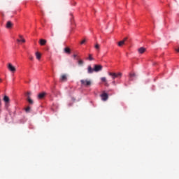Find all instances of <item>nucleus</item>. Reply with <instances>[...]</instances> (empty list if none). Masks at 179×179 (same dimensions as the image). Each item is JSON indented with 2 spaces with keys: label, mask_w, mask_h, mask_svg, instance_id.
I'll return each mask as SVG.
<instances>
[{
  "label": "nucleus",
  "mask_w": 179,
  "mask_h": 179,
  "mask_svg": "<svg viewBox=\"0 0 179 179\" xmlns=\"http://www.w3.org/2000/svg\"><path fill=\"white\" fill-rule=\"evenodd\" d=\"M46 92H40L38 95V99L39 100H42L44 99V97L46 96Z\"/></svg>",
  "instance_id": "39448f33"
},
{
  "label": "nucleus",
  "mask_w": 179,
  "mask_h": 179,
  "mask_svg": "<svg viewBox=\"0 0 179 179\" xmlns=\"http://www.w3.org/2000/svg\"><path fill=\"white\" fill-rule=\"evenodd\" d=\"M88 59H89L90 61H93V60L94 59L92 57V54H90V55H89Z\"/></svg>",
  "instance_id": "4be33fe9"
},
{
  "label": "nucleus",
  "mask_w": 179,
  "mask_h": 179,
  "mask_svg": "<svg viewBox=\"0 0 179 179\" xmlns=\"http://www.w3.org/2000/svg\"><path fill=\"white\" fill-rule=\"evenodd\" d=\"M83 64H84V61H83V59H79V60H78V64H79L80 66H83Z\"/></svg>",
  "instance_id": "aec40b11"
},
{
  "label": "nucleus",
  "mask_w": 179,
  "mask_h": 179,
  "mask_svg": "<svg viewBox=\"0 0 179 179\" xmlns=\"http://www.w3.org/2000/svg\"><path fill=\"white\" fill-rule=\"evenodd\" d=\"M175 51H176L177 52H178V53H179V48H178L175 49Z\"/></svg>",
  "instance_id": "cd10ccee"
},
{
  "label": "nucleus",
  "mask_w": 179,
  "mask_h": 179,
  "mask_svg": "<svg viewBox=\"0 0 179 179\" xmlns=\"http://www.w3.org/2000/svg\"><path fill=\"white\" fill-rule=\"evenodd\" d=\"M19 37H20V39H17V41L18 43H24L26 42V40L23 38L22 35L20 34Z\"/></svg>",
  "instance_id": "0eeeda50"
},
{
  "label": "nucleus",
  "mask_w": 179,
  "mask_h": 179,
  "mask_svg": "<svg viewBox=\"0 0 179 179\" xmlns=\"http://www.w3.org/2000/svg\"><path fill=\"white\" fill-rule=\"evenodd\" d=\"M128 39V38L127 37H125L124 38V40H122V41H120L119 43H118V45L120 46V47H122L123 45H124V43H125V42H126V41Z\"/></svg>",
  "instance_id": "1a4fd4ad"
},
{
  "label": "nucleus",
  "mask_w": 179,
  "mask_h": 179,
  "mask_svg": "<svg viewBox=\"0 0 179 179\" xmlns=\"http://www.w3.org/2000/svg\"><path fill=\"white\" fill-rule=\"evenodd\" d=\"M101 80L104 83V85L106 86V87H108L109 86V84L106 78V77H102L101 78Z\"/></svg>",
  "instance_id": "9d476101"
},
{
  "label": "nucleus",
  "mask_w": 179,
  "mask_h": 179,
  "mask_svg": "<svg viewBox=\"0 0 179 179\" xmlns=\"http://www.w3.org/2000/svg\"><path fill=\"white\" fill-rule=\"evenodd\" d=\"M138 53L143 54L146 51V48L144 47H140V48H138Z\"/></svg>",
  "instance_id": "9b49d317"
},
{
  "label": "nucleus",
  "mask_w": 179,
  "mask_h": 179,
  "mask_svg": "<svg viewBox=\"0 0 179 179\" xmlns=\"http://www.w3.org/2000/svg\"><path fill=\"white\" fill-rule=\"evenodd\" d=\"M117 78L122 77V74L121 72L116 73Z\"/></svg>",
  "instance_id": "b1692460"
},
{
  "label": "nucleus",
  "mask_w": 179,
  "mask_h": 179,
  "mask_svg": "<svg viewBox=\"0 0 179 179\" xmlns=\"http://www.w3.org/2000/svg\"><path fill=\"white\" fill-rule=\"evenodd\" d=\"M61 81H62V82H64V81H66V80H67V76H66V74H62V76H61Z\"/></svg>",
  "instance_id": "f8f14e48"
},
{
  "label": "nucleus",
  "mask_w": 179,
  "mask_h": 179,
  "mask_svg": "<svg viewBox=\"0 0 179 179\" xmlns=\"http://www.w3.org/2000/svg\"><path fill=\"white\" fill-rule=\"evenodd\" d=\"M47 43V41L45 39L43 38H41L39 43L41 44V45H45Z\"/></svg>",
  "instance_id": "ddd939ff"
},
{
  "label": "nucleus",
  "mask_w": 179,
  "mask_h": 179,
  "mask_svg": "<svg viewBox=\"0 0 179 179\" xmlns=\"http://www.w3.org/2000/svg\"><path fill=\"white\" fill-rule=\"evenodd\" d=\"M36 59H37L38 60H40V59H41V54L39 52H36Z\"/></svg>",
  "instance_id": "a211bd4d"
},
{
  "label": "nucleus",
  "mask_w": 179,
  "mask_h": 179,
  "mask_svg": "<svg viewBox=\"0 0 179 179\" xmlns=\"http://www.w3.org/2000/svg\"><path fill=\"white\" fill-rule=\"evenodd\" d=\"M94 70L95 72H99L103 70V66L101 64H94Z\"/></svg>",
  "instance_id": "f03ea898"
},
{
  "label": "nucleus",
  "mask_w": 179,
  "mask_h": 179,
  "mask_svg": "<svg viewBox=\"0 0 179 179\" xmlns=\"http://www.w3.org/2000/svg\"><path fill=\"white\" fill-rule=\"evenodd\" d=\"M109 76H111L113 80L117 78V75H116V73L110 72Z\"/></svg>",
  "instance_id": "dca6fc26"
},
{
  "label": "nucleus",
  "mask_w": 179,
  "mask_h": 179,
  "mask_svg": "<svg viewBox=\"0 0 179 179\" xmlns=\"http://www.w3.org/2000/svg\"><path fill=\"white\" fill-rule=\"evenodd\" d=\"M8 69L10 72L12 73H14L16 72V68L15 66H13L11 63L8 64Z\"/></svg>",
  "instance_id": "f257e3e1"
},
{
  "label": "nucleus",
  "mask_w": 179,
  "mask_h": 179,
  "mask_svg": "<svg viewBox=\"0 0 179 179\" xmlns=\"http://www.w3.org/2000/svg\"><path fill=\"white\" fill-rule=\"evenodd\" d=\"M3 101L5 102L6 108H8L9 106L10 99L7 95L3 96Z\"/></svg>",
  "instance_id": "20e7f679"
},
{
  "label": "nucleus",
  "mask_w": 179,
  "mask_h": 179,
  "mask_svg": "<svg viewBox=\"0 0 179 179\" xmlns=\"http://www.w3.org/2000/svg\"><path fill=\"white\" fill-rule=\"evenodd\" d=\"M85 42H86V39L85 38V39H83V40L81 41V44L83 45V44H84Z\"/></svg>",
  "instance_id": "a878e982"
},
{
  "label": "nucleus",
  "mask_w": 179,
  "mask_h": 179,
  "mask_svg": "<svg viewBox=\"0 0 179 179\" xmlns=\"http://www.w3.org/2000/svg\"><path fill=\"white\" fill-rule=\"evenodd\" d=\"M64 52H65L66 54L70 55L71 52V50L70 48L66 47V48H64Z\"/></svg>",
  "instance_id": "4468645a"
},
{
  "label": "nucleus",
  "mask_w": 179,
  "mask_h": 179,
  "mask_svg": "<svg viewBox=\"0 0 179 179\" xmlns=\"http://www.w3.org/2000/svg\"><path fill=\"white\" fill-rule=\"evenodd\" d=\"M136 78V73H129V80L132 81L134 80V78Z\"/></svg>",
  "instance_id": "6e6552de"
},
{
  "label": "nucleus",
  "mask_w": 179,
  "mask_h": 179,
  "mask_svg": "<svg viewBox=\"0 0 179 179\" xmlns=\"http://www.w3.org/2000/svg\"><path fill=\"white\" fill-rule=\"evenodd\" d=\"M77 57H78V55H77L76 54H74V55H73L74 59H76Z\"/></svg>",
  "instance_id": "c85d7f7f"
},
{
  "label": "nucleus",
  "mask_w": 179,
  "mask_h": 179,
  "mask_svg": "<svg viewBox=\"0 0 179 179\" xmlns=\"http://www.w3.org/2000/svg\"><path fill=\"white\" fill-rule=\"evenodd\" d=\"M87 70H88V73L91 74L94 71V68L92 69V66L90 65H89Z\"/></svg>",
  "instance_id": "2eb2a0df"
},
{
  "label": "nucleus",
  "mask_w": 179,
  "mask_h": 179,
  "mask_svg": "<svg viewBox=\"0 0 179 179\" xmlns=\"http://www.w3.org/2000/svg\"><path fill=\"white\" fill-rule=\"evenodd\" d=\"M1 106H2V103H1V99L0 98V108L1 107Z\"/></svg>",
  "instance_id": "c756f323"
},
{
  "label": "nucleus",
  "mask_w": 179,
  "mask_h": 179,
  "mask_svg": "<svg viewBox=\"0 0 179 179\" xmlns=\"http://www.w3.org/2000/svg\"><path fill=\"white\" fill-rule=\"evenodd\" d=\"M30 110H31L30 106H27V108H26V109H25L27 113H29Z\"/></svg>",
  "instance_id": "5701e85b"
},
{
  "label": "nucleus",
  "mask_w": 179,
  "mask_h": 179,
  "mask_svg": "<svg viewBox=\"0 0 179 179\" xmlns=\"http://www.w3.org/2000/svg\"><path fill=\"white\" fill-rule=\"evenodd\" d=\"M1 82H2V80H1V78H0V83H1Z\"/></svg>",
  "instance_id": "7c9ffc66"
},
{
  "label": "nucleus",
  "mask_w": 179,
  "mask_h": 179,
  "mask_svg": "<svg viewBox=\"0 0 179 179\" xmlns=\"http://www.w3.org/2000/svg\"><path fill=\"white\" fill-rule=\"evenodd\" d=\"M80 83L84 86H90L92 85V82L90 80H81Z\"/></svg>",
  "instance_id": "7ed1b4c3"
},
{
  "label": "nucleus",
  "mask_w": 179,
  "mask_h": 179,
  "mask_svg": "<svg viewBox=\"0 0 179 179\" xmlns=\"http://www.w3.org/2000/svg\"><path fill=\"white\" fill-rule=\"evenodd\" d=\"M26 95H27V99H28V96L30 97V96L31 95V92H27Z\"/></svg>",
  "instance_id": "393cba45"
},
{
  "label": "nucleus",
  "mask_w": 179,
  "mask_h": 179,
  "mask_svg": "<svg viewBox=\"0 0 179 179\" xmlns=\"http://www.w3.org/2000/svg\"><path fill=\"white\" fill-rule=\"evenodd\" d=\"M29 59H30V60L33 61V60H34L33 56H32V55H30V56H29Z\"/></svg>",
  "instance_id": "bb28decb"
},
{
  "label": "nucleus",
  "mask_w": 179,
  "mask_h": 179,
  "mask_svg": "<svg viewBox=\"0 0 179 179\" xmlns=\"http://www.w3.org/2000/svg\"><path fill=\"white\" fill-rule=\"evenodd\" d=\"M94 48L97 50H99L100 49V45L99 43H96Z\"/></svg>",
  "instance_id": "412c9836"
},
{
  "label": "nucleus",
  "mask_w": 179,
  "mask_h": 179,
  "mask_svg": "<svg viewBox=\"0 0 179 179\" xmlns=\"http://www.w3.org/2000/svg\"><path fill=\"white\" fill-rule=\"evenodd\" d=\"M101 97L103 101H106L108 99V95L106 94V92H103V94H101Z\"/></svg>",
  "instance_id": "423d86ee"
},
{
  "label": "nucleus",
  "mask_w": 179,
  "mask_h": 179,
  "mask_svg": "<svg viewBox=\"0 0 179 179\" xmlns=\"http://www.w3.org/2000/svg\"><path fill=\"white\" fill-rule=\"evenodd\" d=\"M27 101L30 104H33L34 103V101H32V99H31L30 96H28L27 98Z\"/></svg>",
  "instance_id": "6ab92c4d"
},
{
  "label": "nucleus",
  "mask_w": 179,
  "mask_h": 179,
  "mask_svg": "<svg viewBox=\"0 0 179 179\" xmlns=\"http://www.w3.org/2000/svg\"><path fill=\"white\" fill-rule=\"evenodd\" d=\"M13 27V23L11 22V21H8L6 23V28L7 29H10Z\"/></svg>",
  "instance_id": "f3484780"
}]
</instances>
